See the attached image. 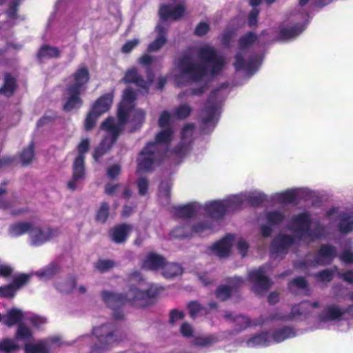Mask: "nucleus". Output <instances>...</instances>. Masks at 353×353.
Listing matches in <instances>:
<instances>
[{"mask_svg": "<svg viewBox=\"0 0 353 353\" xmlns=\"http://www.w3.org/2000/svg\"><path fill=\"white\" fill-rule=\"evenodd\" d=\"M161 290L154 284H150L145 290H141L132 285L129 288V297L125 294L108 291H103L101 296L105 304L113 310L114 318L121 320L123 318V314L120 309L127 302L139 307L150 306L156 302Z\"/></svg>", "mask_w": 353, "mask_h": 353, "instance_id": "nucleus-1", "label": "nucleus"}, {"mask_svg": "<svg viewBox=\"0 0 353 353\" xmlns=\"http://www.w3.org/2000/svg\"><path fill=\"white\" fill-rule=\"evenodd\" d=\"M72 77L73 81L67 84L65 88L67 97L63 105V110L66 112L82 107L83 100L81 95L86 90V85L90 81V75L88 68L85 65H81L72 73Z\"/></svg>", "mask_w": 353, "mask_h": 353, "instance_id": "nucleus-2", "label": "nucleus"}, {"mask_svg": "<svg viewBox=\"0 0 353 353\" xmlns=\"http://www.w3.org/2000/svg\"><path fill=\"white\" fill-rule=\"evenodd\" d=\"M92 334L96 341L92 346V353H105L124 339L119 325L113 321L94 327Z\"/></svg>", "mask_w": 353, "mask_h": 353, "instance_id": "nucleus-3", "label": "nucleus"}, {"mask_svg": "<svg viewBox=\"0 0 353 353\" xmlns=\"http://www.w3.org/2000/svg\"><path fill=\"white\" fill-rule=\"evenodd\" d=\"M133 108L132 104L121 101L117 112L118 123H115L114 117H108L101 123V130L106 132L109 135H113L114 140L118 139L124 130L125 125L129 121Z\"/></svg>", "mask_w": 353, "mask_h": 353, "instance_id": "nucleus-4", "label": "nucleus"}, {"mask_svg": "<svg viewBox=\"0 0 353 353\" xmlns=\"http://www.w3.org/2000/svg\"><path fill=\"white\" fill-rule=\"evenodd\" d=\"M177 68L183 75L188 76L193 82H199L207 75V68L202 63L194 62L190 53L183 52L179 58Z\"/></svg>", "mask_w": 353, "mask_h": 353, "instance_id": "nucleus-5", "label": "nucleus"}, {"mask_svg": "<svg viewBox=\"0 0 353 353\" xmlns=\"http://www.w3.org/2000/svg\"><path fill=\"white\" fill-rule=\"evenodd\" d=\"M312 219L308 212H304L294 215L291 219L292 229L294 230L296 236L302 240L306 236L311 241L321 236V230L317 227L315 231L311 229Z\"/></svg>", "mask_w": 353, "mask_h": 353, "instance_id": "nucleus-6", "label": "nucleus"}, {"mask_svg": "<svg viewBox=\"0 0 353 353\" xmlns=\"http://www.w3.org/2000/svg\"><path fill=\"white\" fill-rule=\"evenodd\" d=\"M165 150H163L161 145L157 143H147L145 146L139 152V157L137 159V168L139 170L149 171L152 168L153 165L161 157Z\"/></svg>", "mask_w": 353, "mask_h": 353, "instance_id": "nucleus-7", "label": "nucleus"}, {"mask_svg": "<svg viewBox=\"0 0 353 353\" xmlns=\"http://www.w3.org/2000/svg\"><path fill=\"white\" fill-rule=\"evenodd\" d=\"M337 256L336 248L330 244H323L318 250L314 260L304 259L300 261L297 268H305L307 267H316V265H326L330 264Z\"/></svg>", "mask_w": 353, "mask_h": 353, "instance_id": "nucleus-8", "label": "nucleus"}, {"mask_svg": "<svg viewBox=\"0 0 353 353\" xmlns=\"http://www.w3.org/2000/svg\"><path fill=\"white\" fill-rule=\"evenodd\" d=\"M198 55L203 63L210 65V74L212 76L218 75L225 64L224 57L222 55H219L216 50L210 46L201 47Z\"/></svg>", "mask_w": 353, "mask_h": 353, "instance_id": "nucleus-9", "label": "nucleus"}, {"mask_svg": "<svg viewBox=\"0 0 353 353\" xmlns=\"http://www.w3.org/2000/svg\"><path fill=\"white\" fill-rule=\"evenodd\" d=\"M248 278L253 284L252 290L256 294H263L271 288L272 281L265 275V270L262 267L249 272Z\"/></svg>", "mask_w": 353, "mask_h": 353, "instance_id": "nucleus-10", "label": "nucleus"}, {"mask_svg": "<svg viewBox=\"0 0 353 353\" xmlns=\"http://www.w3.org/2000/svg\"><path fill=\"white\" fill-rule=\"evenodd\" d=\"M59 234L58 228L48 227L43 230L41 227L34 226L30 234L32 244L35 246H39L50 241L53 237L57 236Z\"/></svg>", "mask_w": 353, "mask_h": 353, "instance_id": "nucleus-11", "label": "nucleus"}, {"mask_svg": "<svg viewBox=\"0 0 353 353\" xmlns=\"http://www.w3.org/2000/svg\"><path fill=\"white\" fill-rule=\"evenodd\" d=\"M295 243V238L289 234L279 235L272 240L270 250L272 254L278 256L280 254L285 255L289 248Z\"/></svg>", "mask_w": 353, "mask_h": 353, "instance_id": "nucleus-12", "label": "nucleus"}, {"mask_svg": "<svg viewBox=\"0 0 353 353\" xmlns=\"http://www.w3.org/2000/svg\"><path fill=\"white\" fill-rule=\"evenodd\" d=\"M132 231V225L129 223H119L112 228L108 234L112 242L116 244H123L128 239L131 232Z\"/></svg>", "mask_w": 353, "mask_h": 353, "instance_id": "nucleus-13", "label": "nucleus"}, {"mask_svg": "<svg viewBox=\"0 0 353 353\" xmlns=\"http://www.w3.org/2000/svg\"><path fill=\"white\" fill-rule=\"evenodd\" d=\"M218 92L219 89L212 90L207 98L206 104L203 109L205 116L202 118L203 125H208L214 120L217 111L216 99Z\"/></svg>", "mask_w": 353, "mask_h": 353, "instance_id": "nucleus-14", "label": "nucleus"}, {"mask_svg": "<svg viewBox=\"0 0 353 353\" xmlns=\"http://www.w3.org/2000/svg\"><path fill=\"white\" fill-rule=\"evenodd\" d=\"M166 259L162 255L154 252H149L142 261L141 268L145 270L157 271L163 270Z\"/></svg>", "mask_w": 353, "mask_h": 353, "instance_id": "nucleus-15", "label": "nucleus"}, {"mask_svg": "<svg viewBox=\"0 0 353 353\" xmlns=\"http://www.w3.org/2000/svg\"><path fill=\"white\" fill-rule=\"evenodd\" d=\"M184 13L185 7L182 4H178L173 8L168 4H162L159 10V15L162 21L179 20Z\"/></svg>", "mask_w": 353, "mask_h": 353, "instance_id": "nucleus-16", "label": "nucleus"}, {"mask_svg": "<svg viewBox=\"0 0 353 353\" xmlns=\"http://www.w3.org/2000/svg\"><path fill=\"white\" fill-rule=\"evenodd\" d=\"M85 176V159H74L72 165V176L68 182V188L74 191L77 189V182L82 180Z\"/></svg>", "mask_w": 353, "mask_h": 353, "instance_id": "nucleus-17", "label": "nucleus"}, {"mask_svg": "<svg viewBox=\"0 0 353 353\" xmlns=\"http://www.w3.org/2000/svg\"><path fill=\"white\" fill-rule=\"evenodd\" d=\"M353 305H349L345 310H341L338 306L332 305L327 306L319 317L322 322L340 320L345 312H352Z\"/></svg>", "mask_w": 353, "mask_h": 353, "instance_id": "nucleus-18", "label": "nucleus"}, {"mask_svg": "<svg viewBox=\"0 0 353 353\" xmlns=\"http://www.w3.org/2000/svg\"><path fill=\"white\" fill-rule=\"evenodd\" d=\"M113 92L105 93L94 102L90 110L97 113V115L101 116L110 110L113 103Z\"/></svg>", "mask_w": 353, "mask_h": 353, "instance_id": "nucleus-19", "label": "nucleus"}, {"mask_svg": "<svg viewBox=\"0 0 353 353\" xmlns=\"http://www.w3.org/2000/svg\"><path fill=\"white\" fill-rule=\"evenodd\" d=\"M234 283L232 285H219L215 290L214 294L216 297L221 301H225L229 299L232 293L236 292L237 289L243 283V279L240 277H234Z\"/></svg>", "mask_w": 353, "mask_h": 353, "instance_id": "nucleus-20", "label": "nucleus"}, {"mask_svg": "<svg viewBox=\"0 0 353 353\" xmlns=\"http://www.w3.org/2000/svg\"><path fill=\"white\" fill-rule=\"evenodd\" d=\"M234 240V236L231 234H228L225 237H223L220 241L216 242L212 247V250L214 251V254L218 256L223 258L226 257L229 255L231 247L232 242Z\"/></svg>", "mask_w": 353, "mask_h": 353, "instance_id": "nucleus-21", "label": "nucleus"}, {"mask_svg": "<svg viewBox=\"0 0 353 353\" xmlns=\"http://www.w3.org/2000/svg\"><path fill=\"white\" fill-rule=\"evenodd\" d=\"M18 88L17 81L14 77L10 72L3 74V83L0 88V95L6 98L12 97Z\"/></svg>", "mask_w": 353, "mask_h": 353, "instance_id": "nucleus-22", "label": "nucleus"}, {"mask_svg": "<svg viewBox=\"0 0 353 353\" xmlns=\"http://www.w3.org/2000/svg\"><path fill=\"white\" fill-rule=\"evenodd\" d=\"M123 81L125 83H134L140 88L146 90H148L147 81L140 74H139L137 69L134 67L125 72V76L123 78Z\"/></svg>", "mask_w": 353, "mask_h": 353, "instance_id": "nucleus-23", "label": "nucleus"}, {"mask_svg": "<svg viewBox=\"0 0 353 353\" xmlns=\"http://www.w3.org/2000/svg\"><path fill=\"white\" fill-rule=\"evenodd\" d=\"M204 210L210 218L216 220L223 219L226 212L223 201H214L205 205Z\"/></svg>", "mask_w": 353, "mask_h": 353, "instance_id": "nucleus-24", "label": "nucleus"}, {"mask_svg": "<svg viewBox=\"0 0 353 353\" xmlns=\"http://www.w3.org/2000/svg\"><path fill=\"white\" fill-rule=\"evenodd\" d=\"M200 205L196 203H189L174 208L175 215L181 219H191L196 216Z\"/></svg>", "mask_w": 353, "mask_h": 353, "instance_id": "nucleus-25", "label": "nucleus"}, {"mask_svg": "<svg viewBox=\"0 0 353 353\" xmlns=\"http://www.w3.org/2000/svg\"><path fill=\"white\" fill-rule=\"evenodd\" d=\"M156 31L158 34L157 37L148 45L147 48L150 52L159 50L168 41L167 30L163 26L158 25L156 27Z\"/></svg>", "mask_w": 353, "mask_h": 353, "instance_id": "nucleus-26", "label": "nucleus"}, {"mask_svg": "<svg viewBox=\"0 0 353 353\" xmlns=\"http://www.w3.org/2000/svg\"><path fill=\"white\" fill-rule=\"evenodd\" d=\"M235 61L234 63V67L236 71L245 70L248 72H254L257 69V64L255 59H250L248 61H246L242 54L238 52L234 56Z\"/></svg>", "mask_w": 353, "mask_h": 353, "instance_id": "nucleus-27", "label": "nucleus"}, {"mask_svg": "<svg viewBox=\"0 0 353 353\" xmlns=\"http://www.w3.org/2000/svg\"><path fill=\"white\" fill-rule=\"evenodd\" d=\"M24 316L23 312L17 308H11L6 316H3V324L11 327L15 325L17 326L23 323Z\"/></svg>", "mask_w": 353, "mask_h": 353, "instance_id": "nucleus-28", "label": "nucleus"}, {"mask_svg": "<svg viewBox=\"0 0 353 353\" xmlns=\"http://www.w3.org/2000/svg\"><path fill=\"white\" fill-rule=\"evenodd\" d=\"M60 56L61 52L57 47L43 44L38 50L36 57L41 62L45 59H57Z\"/></svg>", "mask_w": 353, "mask_h": 353, "instance_id": "nucleus-29", "label": "nucleus"}, {"mask_svg": "<svg viewBox=\"0 0 353 353\" xmlns=\"http://www.w3.org/2000/svg\"><path fill=\"white\" fill-rule=\"evenodd\" d=\"M105 137L100 144L94 149L93 152V158L95 161H98L105 154H106L114 145L118 139L114 140L113 135Z\"/></svg>", "mask_w": 353, "mask_h": 353, "instance_id": "nucleus-30", "label": "nucleus"}, {"mask_svg": "<svg viewBox=\"0 0 353 353\" xmlns=\"http://www.w3.org/2000/svg\"><path fill=\"white\" fill-rule=\"evenodd\" d=\"M338 229L345 234L353 231V211L340 214Z\"/></svg>", "mask_w": 353, "mask_h": 353, "instance_id": "nucleus-31", "label": "nucleus"}, {"mask_svg": "<svg viewBox=\"0 0 353 353\" xmlns=\"http://www.w3.org/2000/svg\"><path fill=\"white\" fill-rule=\"evenodd\" d=\"M145 112L141 109H134L130 114V123L132 124V128L130 132L133 133L139 130L145 123Z\"/></svg>", "mask_w": 353, "mask_h": 353, "instance_id": "nucleus-32", "label": "nucleus"}, {"mask_svg": "<svg viewBox=\"0 0 353 353\" xmlns=\"http://www.w3.org/2000/svg\"><path fill=\"white\" fill-rule=\"evenodd\" d=\"M33 225L29 222L21 221L11 225L9 227V234L12 236H20L27 233L32 232Z\"/></svg>", "mask_w": 353, "mask_h": 353, "instance_id": "nucleus-33", "label": "nucleus"}, {"mask_svg": "<svg viewBox=\"0 0 353 353\" xmlns=\"http://www.w3.org/2000/svg\"><path fill=\"white\" fill-rule=\"evenodd\" d=\"M303 29L299 25H294L290 28H282L279 30V41H286L297 37L301 33Z\"/></svg>", "mask_w": 353, "mask_h": 353, "instance_id": "nucleus-34", "label": "nucleus"}, {"mask_svg": "<svg viewBox=\"0 0 353 353\" xmlns=\"http://www.w3.org/2000/svg\"><path fill=\"white\" fill-rule=\"evenodd\" d=\"M14 338L16 341L29 342L33 339V333L31 329L23 323L17 326Z\"/></svg>", "mask_w": 353, "mask_h": 353, "instance_id": "nucleus-35", "label": "nucleus"}, {"mask_svg": "<svg viewBox=\"0 0 353 353\" xmlns=\"http://www.w3.org/2000/svg\"><path fill=\"white\" fill-rule=\"evenodd\" d=\"M183 273L182 267L175 263L165 262V265L162 270V275L166 279H172L181 275Z\"/></svg>", "mask_w": 353, "mask_h": 353, "instance_id": "nucleus-36", "label": "nucleus"}, {"mask_svg": "<svg viewBox=\"0 0 353 353\" xmlns=\"http://www.w3.org/2000/svg\"><path fill=\"white\" fill-rule=\"evenodd\" d=\"M294 336L295 332L294 329L288 326H284L281 328L275 330L272 332V339L276 343H280Z\"/></svg>", "mask_w": 353, "mask_h": 353, "instance_id": "nucleus-37", "label": "nucleus"}, {"mask_svg": "<svg viewBox=\"0 0 353 353\" xmlns=\"http://www.w3.org/2000/svg\"><path fill=\"white\" fill-rule=\"evenodd\" d=\"M257 40L258 36L255 32H248L239 38L238 41L239 48L241 50L248 49L256 42Z\"/></svg>", "mask_w": 353, "mask_h": 353, "instance_id": "nucleus-38", "label": "nucleus"}, {"mask_svg": "<svg viewBox=\"0 0 353 353\" xmlns=\"http://www.w3.org/2000/svg\"><path fill=\"white\" fill-rule=\"evenodd\" d=\"M21 349L14 339L6 338L0 340V352L3 353H13Z\"/></svg>", "mask_w": 353, "mask_h": 353, "instance_id": "nucleus-39", "label": "nucleus"}, {"mask_svg": "<svg viewBox=\"0 0 353 353\" xmlns=\"http://www.w3.org/2000/svg\"><path fill=\"white\" fill-rule=\"evenodd\" d=\"M226 211H234L241 208L243 199L241 196L233 195L223 200Z\"/></svg>", "mask_w": 353, "mask_h": 353, "instance_id": "nucleus-40", "label": "nucleus"}, {"mask_svg": "<svg viewBox=\"0 0 353 353\" xmlns=\"http://www.w3.org/2000/svg\"><path fill=\"white\" fill-rule=\"evenodd\" d=\"M172 134L173 131L171 127L163 128L156 134L155 140L152 143H157L158 145H160L161 143L168 144L172 141Z\"/></svg>", "mask_w": 353, "mask_h": 353, "instance_id": "nucleus-41", "label": "nucleus"}, {"mask_svg": "<svg viewBox=\"0 0 353 353\" xmlns=\"http://www.w3.org/2000/svg\"><path fill=\"white\" fill-rule=\"evenodd\" d=\"M218 341L216 336L214 335H208L205 336H197L193 341L192 345L196 347H210Z\"/></svg>", "mask_w": 353, "mask_h": 353, "instance_id": "nucleus-42", "label": "nucleus"}, {"mask_svg": "<svg viewBox=\"0 0 353 353\" xmlns=\"http://www.w3.org/2000/svg\"><path fill=\"white\" fill-rule=\"evenodd\" d=\"M110 215V205L108 202L103 201L97 211L95 220L97 222L105 223Z\"/></svg>", "mask_w": 353, "mask_h": 353, "instance_id": "nucleus-43", "label": "nucleus"}, {"mask_svg": "<svg viewBox=\"0 0 353 353\" xmlns=\"http://www.w3.org/2000/svg\"><path fill=\"white\" fill-rule=\"evenodd\" d=\"M265 218L270 225H278L284 221L285 215L280 211L272 210L266 213Z\"/></svg>", "mask_w": 353, "mask_h": 353, "instance_id": "nucleus-44", "label": "nucleus"}, {"mask_svg": "<svg viewBox=\"0 0 353 353\" xmlns=\"http://www.w3.org/2000/svg\"><path fill=\"white\" fill-rule=\"evenodd\" d=\"M34 157V143L32 142L28 148L23 149L20 154V159L23 166L30 164Z\"/></svg>", "mask_w": 353, "mask_h": 353, "instance_id": "nucleus-45", "label": "nucleus"}, {"mask_svg": "<svg viewBox=\"0 0 353 353\" xmlns=\"http://www.w3.org/2000/svg\"><path fill=\"white\" fill-rule=\"evenodd\" d=\"M25 353H49L47 346L42 342L37 343H27L24 345Z\"/></svg>", "mask_w": 353, "mask_h": 353, "instance_id": "nucleus-46", "label": "nucleus"}, {"mask_svg": "<svg viewBox=\"0 0 353 353\" xmlns=\"http://www.w3.org/2000/svg\"><path fill=\"white\" fill-rule=\"evenodd\" d=\"M297 199V193L294 190H287L277 194L276 199L281 203H293Z\"/></svg>", "mask_w": 353, "mask_h": 353, "instance_id": "nucleus-47", "label": "nucleus"}, {"mask_svg": "<svg viewBox=\"0 0 353 353\" xmlns=\"http://www.w3.org/2000/svg\"><path fill=\"white\" fill-rule=\"evenodd\" d=\"M270 336L268 332H261L248 339V343L253 345L268 346Z\"/></svg>", "mask_w": 353, "mask_h": 353, "instance_id": "nucleus-48", "label": "nucleus"}, {"mask_svg": "<svg viewBox=\"0 0 353 353\" xmlns=\"http://www.w3.org/2000/svg\"><path fill=\"white\" fill-rule=\"evenodd\" d=\"M245 201L252 207H259L266 201V196L262 193H254L246 196Z\"/></svg>", "mask_w": 353, "mask_h": 353, "instance_id": "nucleus-49", "label": "nucleus"}, {"mask_svg": "<svg viewBox=\"0 0 353 353\" xmlns=\"http://www.w3.org/2000/svg\"><path fill=\"white\" fill-rule=\"evenodd\" d=\"M191 112L192 108L189 105L182 104L175 108L173 115L178 119L184 120L190 115Z\"/></svg>", "mask_w": 353, "mask_h": 353, "instance_id": "nucleus-50", "label": "nucleus"}, {"mask_svg": "<svg viewBox=\"0 0 353 353\" xmlns=\"http://www.w3.org/2000/svg\"><path fill=\"white\" fill-rule=\"evenodd\" d=\"M99 117L100 116L97 115V113L90 110L85 119L84 130L87 132L92 130L95 127L97 121Z\"/></svg>", "mask_w": 353, "mask_h": 353, "instance_id": "nucleus-51", "label": "nucleus"}, {"mask_svg": "<svg viewBox=\"0 0 353 353\" xmlns=\"http://www.w3.org/2000/svg\"><path fill=\"white\" fill-rule=\"evenodd\" d=\"M127 282L130 283V288L132 285L136 287L134 284L141 285L145 282V279L139 270H133L128 274Z\"/></svg>", "mask_w": 353, "mask_h": 353, "instance_id": "nucleus-52", "label": "nucleus"}, {"mask_svg": "<svg viewBox=\"0 0 353 353\" xmlns=\"http://www.w3.org/2000/svg\"><path fill=\"white\" fill-rule=\"evenodd\" d=\"M57 117V113L56 112L49 110L37 121V127L39 128L48 123H52Z\"/></svg>", "mask_w": 353, "mask_h": 353, "instance_id": "nucleus-53", "label": "nucleus"}, {"mask_svg": "<svg viewBox=\"0 0 353 353\" xmlns=\"http://www.w3.org/2000/svg\"><path fill=\"white\" fill-rule=\"evenodd\" d=\"M190 230L189 227L178 226L173 229L171 232V236L176 239H185L190 237Z\"/></svg>", "mask_w": 353, "mask_h": 353, "instance_id": "nucleus-54", "label": "nucleus"}, {"mask_svg": "<svg viewBox=\"0 0 353 353\" xmlns=\"http://www.w3.org/2000/svg\"><path fill=\"white\" fill-rule=\"evenodd\" d=\"M294 287L298 289H306L308 287V283L304 277L298 276L288 283V288L290 292H293Z\"/></svg>", "mask_w": 353, "mask_h": 353, "instance_id": "nucleus-55", "label": "nucleus"}, {"mask_svg": "<svg viewBox=\"0 0 353 353\" xmlns=\"http://www.w3.org/2000/svg\"><path fill=\"white\" fill-rule=\"evenodd\" d=\"M31 275L28 274H20L14 276L12 279V285L17 290L29 283Z\"/></svg>", "mask_w": 353, "mask_h": 353, "instance_id": "nucleus-56", "label": "nucleus"}, {"mask_svg": "<svg viewBox=\"0 0 353 353\" xmlns=\"http://www.w3.org/2000/svg\"><path fill=\"white\" fill-rule=\"evenodd\" d=\"M172 183L169 180L162 181L159 187V192L161 197L170 199L171 196Z\"/></svg>", "mask_w": 353, "mask_h": 353, "instance_id": "nucleus-57", "label": "nucleus"}, {"mask_svg": "<svg viewBox=\"0 0 353 353\" xmlns=\"http://www.w3.org/2000/svg\"><path fill=\"white\" fill-rule=\"evenodd\" d=\"M190 316L194 319L198 314L205 310L204 307L196 301H192L187 305Z\"/></svg>", "mask_w": 353, "mask_h": 353, "instance_id": "nucleus-58", "label": "nucleus"}, {"mask_svg": "<svg viewBox=\"0 0 353 353\" xmlns=\"http://www.w3.org/2000/svg\"><path fill=\"white\" fill-rule=\"evenodd\" d=\"M114 265V261L110 259H100L95 263L96 269L101 272H108Z\"/></svg>", "mask_w": 353, "mask_h": 353, "instance_id": "nucleus-59", "label": "nucleus"}, {"mask_svg": "<svg viewBox=\"0 0 353 353\" xmlns=\"http://www.w3.org/2000/svg\"><path fill=\"white\" fill-rule=\"evenodd\" d=\"M17 289L12 283L0 287V296L7 299H12L16 294Z\"/></svg>", "mask_w": 353, "mask_h": 353, "instance_id": "nucleus-60", "label": "nucleus"}, {"mask_svg": "<svg viewBox=\"0 0 353 353\" xmlns=\"http://www.w3.org/2000/svg\"><path fill=\"white\" fill-rule=\"evenodd\" d=\"M21 3V0H12L10 4L9 8L6 12L8 17L10 19H17V12Z\"/></svg>", "mask_w": 353, "mask_h": 353, "instance_id": "nucleus-61", "label": "nucleus"}, {"mask_svg": "<svg viewBox=\"0 0 353 353\" xmlns=\"http://www.w3.org/2000/svg\"><path fill=\"white\" fill-rule=\"evenodd\" d=\"M90 148V141L88 138L83 139L77 145L78 155L77 159H85V154L88 152Z\"/></svg>", "mask_w": 353, "mask_h": 353, "instance_id": "nucleus-62", "label": "nucleus"}, {"mask_svg": "<svg viewBox=\"0 0 353 353\" xmlns=\"http://www.w3.org/2000/svg\"><path fill=\"white\" fill-rule=\"evenodd\" d=\"M333 270L325 269L317 272L316 278L321 282H330L333 279Z\"/></svg>", "mask_w": 353, "mask_h": 353, "instance_id": "nucleus-63", "label": "nucleus"}, {"mask_svg": "<svg viewBox=\"0 0 353 353\" xmlns=\"http://www.w3.org/2000/svg\"><path fill=\"white\" fill-rule=\"evenodd\" d=\"M139 194L141 196H145L148 191L149 181L145 177H140L136 181Z\"/></svg>", "mask_w": 353, "mask_h": 353, "instance_id": "nucleus-64", "label": "nucleus"}]
</instances>
